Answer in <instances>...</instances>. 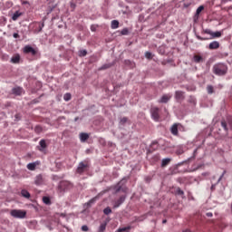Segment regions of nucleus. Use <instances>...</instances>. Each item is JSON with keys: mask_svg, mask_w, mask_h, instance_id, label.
Instances as JSON below:
<instances>
[{"mask_svg": "<svg viewBox=\"0 0 232 232\" xmlns=\"http://www.w3.org/2000/svg\"><path fill=\"white\" fill-rule=\"evenodd\" d=\"M130 229H131V226H127V227H120L118 229V232L130 231Z\"/></svg>", "mask_w": 232, "mask_h": 232, "instance_id": "c85d7f7f", "label": "nucleus"}, {"mask_svg": "<svg viewBox=\"0 0 232 232\" xmlns=\"http://www.w3.org/2000/svg\"><path fill=\"white\" fill-rule=\"evenodd\" d=\"M180 128H182V125L180 123H174L170 127V133L175 137H179V130H180Z\"/></svg>", "mask_w": 232, "mask_h": 232, "instance_id": "39448f33", "label": "nucleus"}, {"mask_svg": "<svg viewBox=\"0 0 232 232\" xmlns=\"http://www.w3.org/2000/svg\"><path fill=\"white\" fill-rule=\"evenodd\" d=\"M15 118L17 119V115H15Z\"/></svg>", "mask_w": 232, "mask_h": 232, "instance_id": "6e6d98bb", "label": "nucleus"}, {"mask_svg": "<svg viewBox=\"0 0 232 232\" xmlns=\"http://www.w3.org/2000/svg\"><path fill=\"white\" fill-rule=\"evenodd\" d=\"M126 122H128V118L127 117H123L120 121L121 126H124V124H126Z\"/></svg>", "mask_w": 232, "mask_h": 232, "instance_id": "c756f323", "label": "nucleus"}, {"mask_svg": "<svg viewBox=\"0 0 232 232\" xmlns=\"http://www.w3.org/2000/svg\"><path fill=\"white\" fill-rule=\"evenodd\" d=\"M21 195H22V197H24V198H30V197H31L30 192H28V190H26V189H22Z\"/></svg>", "mask_w": 232, "mask_h": 232, "instance_id": "412c9836", "label": "nucleus"}, {"mask_svg": "<svg viewBox=\"0 0 232 232\" xmlns=\"http://www.w3.org/2000/svg\"><path fill=\"white\" fill-rule=\"evenodd\" d=\"M70 186V182L68 181H61L60 182V185H59V188L60 189H66L68 187Z\"/></svg>", "mask_w": 232, "mask_h": 232, "instance_id": "f3484780", "label": "nucleus"}, {"mask_svg": "<svg viewBox=\"0 0 232 232\" xmlns=\"http://www.w3.org/2000/svg\"><path fill=\"white\" fill-rule=\"evenodd\" d=\"M103 213L104 215H110V213H111V208L107 207L106 208L103 209Z\"/></svg>", "mask_w": 232, "mask_h": 232, "instance_id": "f704fd0d", "label": "nucleus"}, {"mask_svg": "<svg viewBox=\"0 0 232 232\" xmlns=\"http://www.w3.org/2000/svg\"><path fill=\"white\" fill-rule=\"evenodd\" d=\"M206 216L208 217V218H211V217H213V213L208 212V213L206 214Z\"/></svg>", "mask_w": 232, "mask_h": 232, "instance_id": "a18cd8bd", "label": "nucleus"}, {"mask_svg": "<svg viewBox=\"0 0 232 232\" xmlns=\"http://www.w3.org/2000/svg\"><path fill=\"white\" fill-rule=\"evenodd\" d=\"M207 92L209 95H211L212 93H215V90L213 88V85H208L207 86Z\"/></svg>", "mask_w": 232, "mask_h": 232, "instance_id": "a878e982", "label": "nucleus"}, {"mask_svg": "<svg viewBox=\"0 0 232 232\" xmlns=\"http://www.w3.org/2000/svg\"><path fill=\"white\" fill-rule=\"evenodd\" d=\"M36 166L37 165L35 163H29L27 164V169H29L30 171H35Z\"/></svg>", "mask_w": 232, "mask_h": 232, "instance_id": "b1692460", "label": "nucleus"}, {"mask_svg": "<svg viewBox=\"0 0 232 232\" xmlns=\"http://www.w3.org/2000/svg\"><path fill=\"white\" fill-rule=\"evenodd\" d=\"M43 182H44V180L43 179V175L41 174L37 175L34 179V184L36 186H41Z\"/></svg>", "mask_w": 232, "mask_h": 232, "instance_id": "9b49d317", "label": "nucleus"}, {"mask_svg": "<svg viewBox=\"0 0 232 232\" xmlns=\"http://www.w3.org/2000/svg\"><path fill=\"white\" fill-rule=\"evenodd\" d=\"M124 200H126V196H121L120 198L115 201L114 208H119L123 204Z\"/></svg>", "mask_w": 232, "mask_h": 232, "instance_id": "9d476101", "label": "nucleus"}, {"mask_svg": "<svg viewBox=\"0 0 232 232\" xmlns=\"http://www.w3.org/2000/svg\"><path fill=\"white\" fill-rule=\"evenodd\" d=\"M88 54V52L86 50H82L80 51V57H86V55Z\"/></svg>", "mask_w": 232, "mask_h": 232, "instance_id": "2f4dec72", "label": "nucleus"}, {"mask_svg": "<svg viewBox=\"0 0 232 232\" xmlns=\"http://www.w3.org/2000/svg\"><path fill=\"white\" fill-rule=\"evenodd\" d=\"M197 39H198V41H208V38H204L200 35H197Z\"/></svg>", "mask_w": 232, "mask_h": 232, "instance_id": "58836bf2", "label": "nucleus"}, {"mask_svg": "<svg viewBox=\"0 0 232 232\" xmlns=\"http://www.w3.org/2000/svg\"><path fill=\"white\" fill-rule=\"evenodd\" d=\"M197 157V150H194L193 156L188 160V162L190 160H195V158Z\"/></svg>", "mask_w": 232, "mask_h": 232, "instance_id": "e433bc0d", "label": "nucleus"}, {"mask_svg": "<svg viewBox=\"0 0 232 232\" xmlns=\"http://www.w3.org/2000/svg\"><path fill=\"white\" fill-rule=\"evenodd\" d=\"M63 99H64V101H70V100L72 99V94H70V93H65V94L63 95Z\"/></svg>", "mask_w": 232, "mask_h": 232, "instance_id": "72a5a7b5", "label": "nucleus"}, {"mask_svg": "<svg viewBox=\"0 0 232 232\" xmlns=\"http://www.w3.org/2000/svg\"><path fill=\"white\" fill-rule=\"evenodd\" d=\"M128 33H129L128 29L125 28L121 31V35H128Z\"/></svg>", "mask_w": 232, "mask_h": 232, "instance_id": "ea45409f", "label": "nucleus"}, {"mask_svg": "<svg viewBox=\"0 0 232 232\" xmlns=\"http://www.w3.org/2000/svg\"><path fill=\"white\" fill-rule=\"evenodd\" d=\"M40 146L37 147L39 151H44L48 148V145H46V140H41L39 141Z\"/></svg>", "mask_w": 232, "mask_h": 232, "instance_id": "6e6552de", "label": "nucleus"}, {"mask_svg": "<svg viewBox=\"0 0 232 232\" xmlns=\"http://www.w3.org/2000/svg\"><path fill=\"white\" fill-rule=\"evenodd\" d=\"M194 63H204V58L198 54H195L193 57Z\"/></svg>", "mask_w": 232, "mask_h": 232, "instance_id": "dca6fc26", "label": "nucleus"}, {"mask_svg": "<svg viewBox=\"0 0 232 232\" xmlns=\"http://www.w3.org/2000/svg\"><path fill=\"white\" fill-rule=\"evenodd\" d=\"M222 177H224V174H222L218 180H222Z\"/></svg>", "mask_w": 232, "mask_h": 232, "instance_id": "8fccbe9b", "label": "nucleus"}, {"mask_svg": "<svg viewBox=\"0 0 232 232\" xmlns=\"http://www.w3.org/2000/svg\"><path fill=\"white\" fill-rule=\"evenodd\" d=\"M43 202L44 204H46V206H50V204H52V200L46 196L43 198Z\"/></svg>", "mask_w": 232, "mask_h": 232, "instance_id": "bb28decb", "label": "nucleus"}, {"mask_svg": "<svg viewBox=\"0 0 232 232\" xmlns=\"http://www.w3.org/2000/svg\"><path fill=\"white\" fill-rule=\"evenodd\" d=\"M22 5H28V1L22 2Z\"/></svg>", "mask_w": 232, "mask_h": 232, "instance_id": "de8ad7c7", "label": "nucleus"}, {"mask_svg": "<svg viewBox=\"0 0 232 232\" xmlns=\"http://www.w3.org/2000/svg\"><path fill=\"white\" fill-rule=\"evenodd\" d=\"M11 217L14 218H26V211L21 209H13L10 212Z\"/></svg>", "mask_w": 232, "mask_h": 232, "instance_id": "7ed1b4c3", "label": "nucleus"}, {"mask_svg": "<svg viewBox=\"0 0 232 232\" xmlns=\"http://www.w3.org/2000/svg\"><path fill=\"white\" fill-rule=\"evenodd\" d=\"M118 186H121V182H120V183H118Z\"/></svg>", "mask_w": 232, "mask_h": 232, "instance_id": "5fc2aeb1", "label": "nucleus"}, {"mask_svg": "<svg viewBox=\"0 0 232 232\" xmlns=\"http://www.w3.org/2000/svg\"><path fill=\"white\" fill-rule=\"evenodd\" d=\"M106 226H108V221H103L100 227H99V229H98V232H104L106 231Z\"/></svg>", "mask_w": 232, "mask_h": 232, "instance_id": "2eb2a0df", "label": "nucleus"}, {"mask_svg": "<svg viewBox=\"0 0 232 232\" xmlns=\"http://www.w3.org/2000/svg\"><path fill=\"white\" fill-rule=\"evenodd\" d=\"M175 97L177 99V101H184L185 97H184V92H180V91H177Z\"/></svg>", "mask_w": 232, "mask_h": 232, "instance_id": "f8f14e48", "label": "nucleus"}, {"mask_svg": "<svg viewBox=\"0 0 232 232\" xmlns=\"http://www.w3.org/2000/svg\"><path fill=\"white\" fill-rule=\"evenodd\" d=\"M171 99V96L168 94H164L161 99L159 101V102L166 104L169 100Z\"/></svg>", "mask_w": 232, "mask_h": 232, "instance_id": "ddd939ff", "label": "nucleus"}, {"mask_svg": "<svg viewBox=\"0 0 232 232\" xmlns=\"http://www.w3.org/2000/svg\"><path fill=\"white\" fill-rule=\"evenodd\" d=\"M166 222H168V220L164 219V220L162 221V224H166Z\"/></svg>", "mask_w": 232, "mask_h": 232, "instance_id": "09e8293b", "label": "nucleus"}, {"mask_svg": "<svg viewBox=\"0 0 232 232\" xmlns=\"http://www.w3.org/2000/svg\"><path fill=\"white\" fill-rule=\"evenodd\" d=\"M86 171H90V161L83 160L78 164L76 173L79 175H82V173H86Z\"/></svg>", "mask_w": 232, "mask_h": 232, "instance_id": "f03ea898", "label": "nucleus"}, {"mask_svg": "<svg viewBox=\"0 0 232 232\" xmlns=\"http://www.w3.org/2000/svg\"><path fill=\"white\" fill-rule=\"evenodd\" d=\"M209 50H218L220 48V43L214 41L208 45Z\"/></svg>", "mask_w": 232, "mask_h": 232, "instance_id": "1a4fd4ad", "label": "nucleus"}, {"mask_svg": "<svg viewBox=\"0 0 232 232\" xmlns=\"http://www.w3.org/2000/svg\"><path fill=\"white\" fill-rule=\"evenodd\" d=\"M19 61H21V56L19 54H15L11 59V63H14V64H17Z\"/></svg>", "mask_w": 232, "mask_h": 232, "instance_id": "6ab92c4d", "label": "nucleus"}, {"mask_svg": "<svg viewBox=\"0 0 232 232\" xmlns=\"http://www.w3.org/2000/svg\"><path fill=\"white\" fill-rule=\"evenodd\" d=\"M21 15H23V14H21L19 11H16L14 14H13V21H17V19H19V17H21Z\"/></svg>", "mask_w": 232, "mask_h": 232, "instance_id": "4be33fe9", "label": "nucleus"}, {"mask_svg": "<svg viewBox=\"0 0 232 232\" xmlns=\"http://www.w3.org/2000/svg\"><path fill=\"white\" fill-rule=\"evenodd\" d=\"M152 162H159L160 160V154H155L152 159Z\"/></svg>", "mask_w": 232, "mask_h": 232, "instance_id": "cd10ccee", "label": "nucleus"}, {"mask_svg": "<svg viewBox=\"0 0 232 232\" xmlns=\"http://www.w3.org/2000/svg\"><path fill=\"white\" fill-rule=\"evenodd\" d=\"M171 162V159L167 158V159H163L161 161V168H166V166H168V164H169Z\"/></svg>", "mask_w": 232, "mask_h": 232, "instance_id": "aec40b11", "label": "nucleus"}, {"mask_svg": "<svg viewBox=\"0 0 232 232\" xmlns=\"http://www.w3.org/2000/svg\"><path fill=\"white\" fill-rule=\"evenodd\" d=\"M24 90L21 87H15L13 89V93L14 95H21L23 93Z\"/></svg>", "mask_w": 232, "mask_h": 232, "instance_id": "a211bd4d", "label": "nucleus"}, {"mask_svg": "<svg viewBox=\"0 0 232 232\" xmlns=\"http://www.w3.org/2000/svg\"><path fill=\"white\" fill-rule=\"evenodd\" d=\"M88 139H90V135L86 132H82L80 134V140L82 142H86V140H88Z\"/></svg>", "mask_w": 232, "mask_h": 232, "instance_id": "4468645a", "label": "nucleus"}, {"mask_svg": "<svg viewBox=\"0 0 232 232\" xmlns=\"http://www.w3.org/2000/svg\"><path fill=\"white\" fill-rule=\"evenodd\" d=\"M78 119H79V118H75V121H78Z\"/></svg>", "mask_w": 232, "mask_h": 232, "instance_id": "603ef678", "label": "nucleus"}, {"mask_svg": "<svg viewBox=\"0 0 232 232\" xmlns=\"http://www.w3.org/2000/svg\"><path fill=\"white\" fill-rule=\"evenodd\" d=\"M150 113L153 121H155L156 122H159V121H160V109H159L158 107H152L150 109Z\"/></svg>", "mask_w": 232, "mask_h": 232, "instance_id": "20e7f679", "label": "nucleus"}, {"mask_svg": "<svg viewBox=\"0 0 232 232\" xmlns=\"http://www.w3.org/2000/svg\"><path fill=\"white\" fill-rule=\"evenodd\" d=\"M204 10V5H200L197 11H196V15H200V13Z\"/></svg>", "mask_w": 232, "mask_h": 232, "instance_id": "7c9ffc66", "label": "nucleus"}, {"mask_svg": "<svg viewBox=\"0 0 232 232\" xmlns=\"http://www.w3.org/2000/svg\"><path fill=\"white\" fill-rule=\"evenodd\" d=\"M88 230H89L88 226L83 225V226L82 227V231H88Z\"/></svg>", "mask_w": 232, "mask_h": 232, "instance_id": "79ce46f5", "label": "nucleus"}, {"mask_svg": "<svg viewBox=\"0 0 232 232\" xmlns=\"http://www.w3.org/2000/svg\"><path fill=\"white\" fill-rule=\"evenodd\" d=\"M228 70L227 64L224 63H215L212 67V72L218 77H224L227 75Z\"/></svg>", "mask_w": 232, "mask_h": 232, "instance_id": "f257e3e1", "label": "nucleus"}, {"mask_svg": "<svg viewBox=\"0 0 232 232\" xmlns=\"http://www.w3.org/2000/svg\"><path fill=\"white\" fill-rule=\"evenodd\" d=\"M221 126L225 130V131H229V130H232V121L227 123V121L223 120L221 121Z\"/></svg>", "mask_w": 232, "mask_h": 232, "instance_id": "423d86ee", "label": "nucleus"}, {"mask_svg": "<svg viewBox=\"0 0 232 232\" xmlns=\"http://www.w3.org/2000/svg\"><path fill=\"white\" fill-rule=\"evenodd\" d=\"M117 191H121V188H118Z\"/></svg>", "mask_w": 232, "mask_h": 232, "instance_id": "864d4df0", "label": "nucleus"}, {"mask_svg": "<svg viewBox=\"0 0 232 232\" xmlns=\"http://www.w3.org/2000/svg\"><path fill=\"white\" fill-rule=\"evenodd\" d=\"M183 232H191V231H189V230L187 229V230H185V231H183Z\"/></svg>", "mask_w": 232, "mask_h": 232, "instance_id": "3c124183", "label": "nucleus"}, {"mask_svg": "<svg viewBox=\"0 0 232 232\" xmlns=\"http://www.w3.org/2000/svg\"><path fill=\"white\" fill-rule=\"evenodd\" d=\"M34 131L35 133H41V131H43V128L41 126H36L34 128Z\"/></svg>", "mask_w": 232, "mask_h": 232, "instance_id": "c9c22d12", "label": "nucleus"}, {"mask_svg": "<svg viewBox=\"0 0 232 232\" xmlns=\"http://www.w3.org/2000/svg\"><path fill=\"white\" fill-rule=\"evenodd\" d=\"M204 34H207L208 35H212L213 31L210 29H205L203 30Z\"/></svg>", "mask_w": 232, "mask_h": 232, "instance_id": "4c0bfd02", "label": "nucleus"}, {"mask_svg": "<svg viewBox=\"0 0 232 232\" xmlns=\"http://www.w3.org/2000/svg\"><path fill=\"white\" fill-rule=\"evenodd\" d=\"M177 193H178V195H184V191L182 189H180V188H179L177 189Z\"/></svg>", "mask_w": 232, "mask_h": 232, "instance_id": "a19ab883", "label": "nucleus"}, {"mask_svg": "<svg viewBox=\"0 0 232 232\" xmlns=\"http://www.w3.org/2000/svg\"><path fill=\"white\" fill-rule=\"evenodd\" d=\"M24 53H31L32 55H36L37 54V51H35V49H34V47H32L30 45H26L24 48Z\"/></svg>", "mask_w": 232, "mask_h": 232, "instance_id": "0eeeda50", "label": "nucleus"}, {"mask_svg": "<svg viewBox=\"0 0 232 232\" xmlns=\"http://www.w3.org/2000/svg\"><path fill=\"white\" fill-rule=\"evenodd\" d=\"M13 37H14V39H19V34L14 33V34H13Z\"/></svg>", "mask_w": 232, "mask_h": 232, "instance_id": "37998d69", "label": "nucleus"}, {"mask_svg": "<svg viewBox=\"0 0 232 232\" xmlns=\"http://www.w3.org/2000/svg\"><path fill=\"white\" fill-rule=\"evenodd\" d=\"M44 28V24L39 25V32H41Z\"/></svg>", "mask_w": 232, "mask_h": 232, "instance_id": "c03bdc74", "label": "nucleus"}, {"mask_svg": "<svg viewBox=\"0 0 232 232\" xmlns=\"http://www.w3.org/2000/svg\"><path fill=\"white\" fill-rule=\"evenodd\" d=\"M146 59H153V54L150 52L145 53Z\"/></svg>", "mask_w": 232, "mask_h": 232, "instance_id": "473e14b6", "label": "nucleus"}, {"mask_svg": "<svg viewBox=\"0 0 232 232\" xmlns=\"http://www.w3.org/2000/svg\"><path fill=\"white\" fill-rule=\"evenodd\" d=\"M212 39H217L218 37H222V33H220L219 31H217L215 33L212 32Z\"/></svg>", "mask_w": 232, "mask_h": 232, "instance_id": "5701e85b", "label": "nucleus"}, {"mask_svg": "<svg viewBox=\"0 0 232 232\" xmlns=\"http://www.w3.org/2000/svg\"><path fill=\"white\" fill-rule=\"evenodd\" d=\"M106 68H110V65H103L102 70H106Z\"/></svg>", "mask_w": 232, "mask_h": 232, "instance_id": "49530a36", "label": "nucleus"}, {"mask_svg": "<svg viewBox=\"0 0 232 232\" xmlns=\"http://www.w3.org/2000/svg\"><path fill=\"white\" fill-rule=\"evenodd\" d=\"M111 28H112V30H116V28H119V21L112 20L111 21Z\"/></svg>", "mask_w": 232, "mask_h": 232, "instance_id": "393cba45", "label": "nucleus"}]
</instances>
